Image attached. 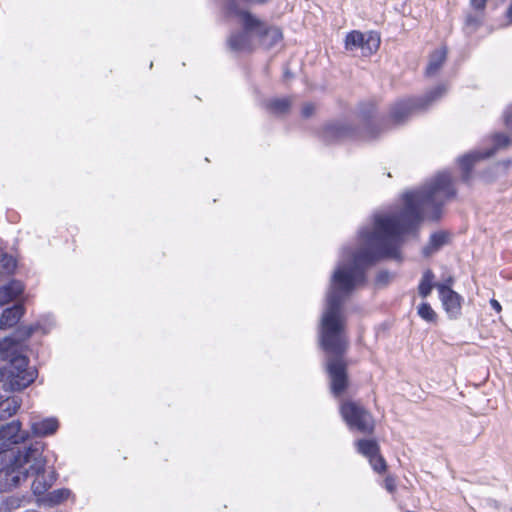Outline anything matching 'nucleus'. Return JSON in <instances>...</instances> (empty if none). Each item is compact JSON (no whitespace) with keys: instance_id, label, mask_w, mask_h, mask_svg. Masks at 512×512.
Returning <instances> with one entry per match:
<instances>
[{"instance_id":"nucleus-2","label":"nucleus","mask_w":512,"mask_h":512,"mask_svg":"<svg viewBox=\"0 0 512 512\" xmlns=\"http://www.w3.org/2000/svg\"><path fill=\"white\" fill-rule=\"evenodd\" d=\"M42 454L43 443L36 441L29 446L18 448L9 458L7 455L0 456L1 462L4 458L7 461V464L0 469V491H9L18 487L26 481L29 472H38L45 467L46 461Z\"/></svg>"},{"instance_id":"nucleus-4","label":"nucleus","mask_w":512,"mask_h":512,"mask_svg":"<svg viewBox=\"0 0 512 512\" xmlns=\"http://www.w3.org/2000/svg\"><path fill=\"white\" fill-rule=\"evenodd\" d=\"M226 14L229 17H238L243 31L230 35L228 46L235 52H250L254 48V38L262 33L263 22L251 15L248 11L240 9L236 2L226 3Z\"/></svg>"},{"instance_id":"nucleus-21","label":"nucleus","mask_w":512,"mask_h":512,"mask_svg":"<svg viewBox=\"0 0 512 512\" xmlns=\"http://www.w3.org/2000/svg\"><path fill=\"white\" fill-rule=\"evenodd\" d=\"M37 328V325H21L15 330L12 336L5 337L4 339H11L13 343L17 345L18 350L21 351V343L27 340Z\"/></svg>"},{"instance_id":"nucleus-17","label":"nucleus","mask_w":512,"mask_h":512,"mask_svg":"<svg viewBox=\"0 0 512 512\" xmlns=\"http://www.w3.org/2000/svg\"><path fill=\"white\" fill-rule=\"evenodd\" d=\"M59 427L56 418H46L31 423V430L38 437H45L54 434Z\"/></svg>"},{"instance_id":"nucleus-36","label":"nucleus","mask_w":512,"mask_h":512,"mask_svg":"<svg viewBox=\"0 0 512 512\" xmlns=\"http://www.w3.org/2000/svg\"><path fill=\"white\" fill-rule=\"evenodd\" d=\"M5 503L7 505H9V503H11V507L10 508H14V507H18L19 506V500L18 499H14V498L7 499L5 501Z\"/></svg>"},{"instance_id":"nucleus-10","label":"nucleus","mask_w":512,"mask_h":512,"mask_svg":"<svg viewBox=\"0 0 512 512\" xmlns=\"http://www.w3.org/2000/svg\"><path fill=\"white\" fill-rule=\"evenodd\" d=\"M28 438V433L21 430V422L12 420L10 422H0V441L9 444H18Z\"/></svg>"},{"instance_id":"nucleus-19","label":"nucleus","mask_w":512,"mask_h":512,"mask_svg":"<svg viewBox=\"0 0 512 512\" xmlns=\"http://www.w3.org/2000/svg\"><path fill=\"white\" fill-rule=\"evenodd\" d=\"M258 39L262 45L266 48H271L278 44L282 39V33L277 27H266L263 23V30L261 34H258Z\"/></svg>"},{"instance_id":"nucleus-24","label":"nucleus","mask_w":512,"mask_h":512,"mask_svg":"<svg viewBox=\"0 0 512 512\" xmlns=\"http://www.w3.org/2000/svg\"><path fill=\"white\" fill-rule=\"evenodd\" d=\"M16 267V262L12 256L0 251V277L10 275Z\"/></svg>"},{"instance_id":"nucleus-3","label":"nucleus","mask_w":512,"mask_h":512,"mask_svg":"<svg viewBox=\"0 0 512 512\" xmlns=\"http://www.w3.org/2000/svg\"><path fill=\"white\" fill-rule=\"evenodd\" d=\"M0 384L4 391H20L36 379L38 372L11 339H0Z\"/></svg>"},{"instance_id":"nucleus-26","label":"nucleus","mask_w":512,"mask_h":512,"mask_svg":"<svg viewBox=\"0 0 512 512\" xmlns=\"http://www.w3.org/2000/svg\"><path fill=\"white\" fill-rule=\"evenodd\" d=\"M483 21V13L477 11L474 15L469 14L466 17L465 25L469 32H474Z\"/></svg>"},{"instance_id":"nucleus-29","label":"nucleus","mask_w":512,"mask_h":512,"mask_svg":"<svg viewBox=\"0 0 512 512\" xmlns=\"http://www.w3.org/2000/svg\"><path fill=\"white\" fill-rule=\"evenodd\" d=\"M391 279V275L388 271H380L376 277V283L378 285H386Z\"/></svg>"},{"instance_id":"nucleus-16","label":"nucleus","mask_w":512,"mask_h":512,"mask_svg":"<svg viewBox=\"0 0 512 512\" xmlns=\"http://www.w3.org/2000/svg\"><path fill=\"white\" fill-rule=\"evenodd\" d=\"M23 314L24 307L22 304H15L13 307L5 309L0 317V328L13 327L19 322Z\"/></svg>"},{"instance_id":"nucleus-12","label":"nucleus","mask_w":512,"mask_h":512,"mask_svg":"<svg viewBox=\"0 0 512 512\" xmlns=\"http://www.w3.org/2000/svg\"><path fill=\"white\" fill-rule=\"evenodd\" d=\"M450 242V234L446 231H437L430 235L428 243L423 247L422 254L424 257L429 258L442 247L448 245Z\"/></svg>"},{"instance_id":"nucleus-23","label":"nucleus","mask_w":512,"mask_h":512,"mask_svg":"<svg viewBox=\"0 0 512 512\" xmlns=\"http://www.w3.org/2000/svg\"><path fill=\"white\" fill-rule=\"evenodd\" d=\"M435 278V275L432 270L427 269L424 271L422 278L420 280L419 286H418V293L423 298H426L430 295L433 287L435 286L433 284V280Z\"/></svg>"},{"instance_id":"nucleus-37","label":"nucleus","mask_w":512,"mask_h":512,"mask_svg":"<svg viewBox=\"0 0 512 512\" xmlns=\"http://www.w3.org/2000/svg\"><path fill=\"white\" fill-rule=\"evenodd\" d=\"M442 284H446V285H449V288H451L452 284H453V278L452 277H448L445 282H443Z\"/></svg>"},{"instance_id":"nucleus-20","label":"nucleus","mask_w":512,"mask_h":512,"mask_svg":"<svg viewBox=\"0 0 512 512\" xmlns=\"http://www.w3.org/2000/svg\"><path fill=\"white\" fill-rule=\"evenodd\" d=\"M447 57V50L445 47H442L438 50H435L429 58V63L426 68L427 76H434L439 69L442 67Z\"/></svg>"},{"instance_id":"nucleus-18","label":"nucleus","mask_w":512,"mask_h":512,"mask_svg":"<svg viewBox=\"0 0 512 512\" xmlns=\"http://www.w3.org/2000/svg\"><path fill=\"white\" fill-rule=\"evenodd\" d=\"M23 290V284L17 280H13L0 287V305L8 304L10 301L16 299L23 293Z\"/></svg>"},{"instance_id":"nucleus-8","label":"nucleus","mask_w":512,"mask_h":512,"mask_svg":"<svg viewBox=\"0 0 512 512\" xmlns=\"http://www.w3.org/2000/svg\"><path fill=\"white\" fill-rule=\"evenodd\" d=\"M380 46V37L376 32L362 33L352 31L346 35L345 48L349 51L360 50L362 56H370L375 53Z\"/></svg>"},{"instance_id":"nucleus-28","label":"nucleus","mask_w":512,"mask_h":512,"mask_svg":"<svg viewBox=\"0 0 512 512\" xmlns=\"http://www.w3.org/2000/svg\"><path fill=\"white\" fill-rule=\"evenodd\" d=\"M369 462L372 465L373 469L377 472H383L386 469V462L379 452L376 455H374L369 460Z\"/></svg>"},{"instance_id":"nucleus-6","label":"nucleus","mask_w":512,"mask_h":512,"mask_svg":"<svg viewBox=\"0 0 512 512\" xmlns=\"http://www.w3.org/2000/svg\"><path fill=\"white\" fill-rule=\"evenodd\" d=\"M446 92V88L444 85H439L429 93L424 98L421 99H408L401 102L396 103L390 112V117L392 121L396 124L403 123L411 113L418 109H424L429 106L432 102L440 98Z\"/></svg>"},{"instance_id":"nucleus-13","label":"nucleus","mask_w":512,"mask_h":512,"mask_svg":"<svg viewBox=\"0 0 512 512\" xmlns=\"http://www.w3.org/2000/svg\"><path fill=\"white\" fill-rule=\"evenodd\" d=\"M71 494V491L67 488L56 489L46 493V495H43L42 497H38L36 499V504L39 507L44 508L54 507L66 501Z\"/></svg>"},{"instance_id":"nucleus-32","label":"nucleus","mask_w":512,"mask_h":512,"mask_svg":"<svg viewBox=\"0 0 512 512\" xmlns=\"http://www.w3.org/2000/svg\"><path fill=\"white\" fill-rule=\"evenodd\" d=\"M314 105L311 103L305 104L302 109V114L304 117H310L314 112Z\"/></svg>"},{"instance_id":"nucleus-14","label":"nucleus","mask_w":512,"mask_h":512,"mask_svg":"<svg viewBox=\"0 0 512 512\" xmlns=\"http://www.w3.org/2000/svg\"><path fill=\"white\" fill-rule=\"evenodd\" d=\"M29 475L35 476L31 489L35 496L42 497L46 495V491L52 486L54 477L44 473V467L38 472H29Z\"/></svg>"},{"instance_id":"nucleus-27","label":"nucleus","mask_w":512,"mask_h":512,"mask_svg":"<svg viewBox=\"0 0 512 512\" xmlns=\"http://www.w3.org/2000/svg\"><path fill=\"white\" fill-rule=\"evenodd\" d=\"M418 314L426 321L432 322L436 319V313L428 303H422L418 307Z\"/></svg>"},{"instance_id":"nucleus-22","label":"nucleus","mask_w":512,"mask_h":512,"mask_svg":"<svg viewBox=\"0 0 512 512\" xmlns=\"http://www.w3.org/2000/svg\"><path fill=\"white\" fill-rule=\"evenodd\" d=\"M357 451L369 460L379 452V446L375 440L360 439L356 442Z\"/></svg>"},{"instance_id":"nucleus-33","label":"nucleus","mask_w":512,"mask_h":512,"mask_svg":"<svg viewBox=\"0 0 512 512\" xmlns=\"http://www.w3.org/2000/svg\"><path fill=\"white\" fill-rule=\"evenodd\" d=\"M504 121H505V125L509 129H512V108H508L507 111L505 112Z\"/></svg>"},{"instance_id":"nucleus-25","label":"nucleus","mask_w":512,"mask_h":512,"mask_svg":"<svg viewBox=\"0 0 512 512\" xmlns=\"http://www.w3.org/2000/svg\"><path fill=\"white\" fill-rule=\"evenodd\" d=\"M290 100L288 98H277L271 100L267 108L275 114H283L289 110L290 107Z\"/></svg>"},{"instance_id":"nucleus-15","label":"nucleus","mask_w":512,"mask_h":512,"mask_svg":"<svg viewBox=\"0 0 512 512\" xmlns=\"http://www.w3.org/2000/svg\"><path fill=\"white\" fill-rule=\"evenodd\" d=\"M354 134V130L345 124H329L324 129V138L327 141L342 140L347 137H351Z\"/></svg>"},{"instance_id":"nucleus-11","label":"nucleus","mask_w":512,"mask_h":512,"mask_svg":"<svg viewBox=\"0 0 512 512\" xmlns=\"http://www.w3.org/2000/svg\"><path fill=\"white\" fill-rule=\"evenodd\" d=\"M10 392L0 393V422H4L15 415L22 404L21 398L10 394Z\"/></svg>"},{"instance_id":"nucleus-31","label":"nucleus","mask_w":512,"mask_h":512,"mask_svg":"<svg viewBox=\"0 0 512 512\" xmlns=\"http://www.w3.org/2000/svg\"><path fill=\"white\" fill-rule=\"evenodd\" d=\"M471 6L479 12L483 13L486 7L487 0H470Z\"/></svg>"},{"instance_id":"nucleus-35","label":"nucleus","mask_w":512,"mask_h":512,"mask_svg":"<svg viewBox=\"0 0 512 512\" xmlns=\"http://www.w3.org/2000/svg\"><path fill=\"white\" fill-rule=\"evenodd\" d=\"M506 17L509 20V23L512 24V0L509 3V6L506 10Z\"/></svg>"},{"instance_id":"nucleus-1","label":"nucleus","mask_w":512,"mask_h":512,"mask_svg":"<svg viewBox=\"0 0 512 512\" xmlns=\"http://www.w3.org/2000/svg\"><path fill=\"white\" fill-rule=\"evenodd\" d=\"M452 181H429L422 188L403 195L404 206L397 213L375 216L372 231H360L361 246L355 252L344 249L349 262H341L335 269L321 318L320 343L331 356L327 371L331 390L340 396L347 388L348 379L343 355L348 348L346 319L342 311L345 300L357 285L365 282L366 270L383 258L400 260V245L404 234L414 230L423 216L437 220L441 207L455 196Z\"/></svg>"},{"instance_id":"nucleus-9","label":"nucleus","mask_w":512,"mask_h":512,"mask_svg":"<svg viewBox=\"0 0 512 512\" xmlns=\"http://www.w3.org/2000/svg\"><path fill=\"white\" fill-rule=\"evenodd\" d=\"M441 301L450 317L456 318L461 310V296L446 284H436Z\"/></svg>"},{"instance_id":"nucleus-5","label":"nucleus","mask_w":512,"mask_h":512,"mask_svg":"<svg viewBox=\"0 0 512 512\" xmlns=\"http://www.w3.org/2000/svg\"><path fill=\"white\" fill-rule=\"evenodd\" d=\"M340 414L350 429H356L363 434L374 432V417L361 404L351 400L344 401L340 406Z\"/></svg>"},{"instance_id":"nucleus-7","label":"nucleus","mask_w":512,"mask_h":512,"mask_svg":"<svg viewBox=\"0 0 512 512\" xmlns=\"http://www.w3.org/2000/svg\"><path fill=\"white\" fill-rule=\"evenodd\" d=\"M493 146L485 151H473L459 159V164L462 169V177L464 181L470 178V172L474 164L482 159L493 156L498 150L505 149L511 144V138L504 133H496L492 136Z\"/></svg>"},{"instance_id":"nucleus-34","label":"nucleus","mask_w":512,"mask_h":512,"mask_svg":"<svg viewBox=\"0 0 512 512\" xmlns=\"http://www.w3.org/2000/svg\"><path fill=\"white\" fill-rule=\"evenodd\" d=\"M490 305L497 312H500L502 310L500 303L495 299L490 300Z\"/></svg>"},{"instance_id":"nucleus-30","label":"nucleus","mask_w":512,"mask_h":512,"mask_svg":"<svg viewBox=\"0 0 512 512\" xmlns=\"http://www.w3.org/2000/svg\"><path fill=\"white\" fill-rule=\"evenodd\" d=\"M384 487L390 493L395 492V490H396V480H395V478L392 477V476H387L385 478V480H384Z\"/></svg>"}]
</instances>
